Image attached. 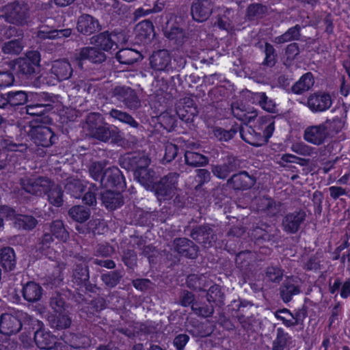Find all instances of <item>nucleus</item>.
<instances>
[{"mask_svg":"<svg viewBox=\"0 0 350 350\" xmlns=\"http://www.w3.org/2000/svg\"><path fill=\"white\" fill-rule=\"evenodd\" d=\"M118 61L124 64H132L142 58L141 54L131 49L120 50L116 54Z\"/></svg>","mask_w":350,"mask_h":350,"instance_id":"obj_34","label":"nucleus"},{"mask_svg":"<svg viewBox=\"0 0 350 350\" xmlns=\"http://www.w3.org/2000/svg\"><path fill=\"white\" fill-rule=\"evenodd\" d=\"M237 16L234 17V12L230 9H226L222 16L217 20V25L220 29L227 31H233L240 29V25L237 22Z\"/></svg>","mask_w":350,"mask_h":350,"instance_id":"obj_23","label":"nucleus"},{"mask_svg":"<svg viewBox=\"0 0 350 350\" xmlns=\"http://www.w3.org/2000/svg\"><path fill=\"white\" fill-rule=\"evenodd\" d=\"M124 159L129 161L133 172H135V170L147 168L150 163L149 159L143 153L129 154L125 157Z\"/></svg>","mask_w":350,"mask_h":350,"instance_id":"obj_33","label":"nucleus"},{"mask_svg":"<svg viewBox=\"0 0 350 350\" xmlns=\"http://www.w3.org/2000/svg\"><path fill=\"white\" fill-rule=\"evenodd\" d=\"M102 120L100 114L93 113L88 116L86 123L94 137L100 141L106 142L111 137V131L107 126L100 124Z\"/></svg>","mask_w":350,"mask_h":350,"instance_id":"obj_10","label":"nucleus"},{"mask_svg":"<svg viewBox=\"0 0 350 350\" xmlns=\"http://www.w3.org/2000/svg\"><path fill=\"white\" fill-rule=\"evenodd\" d=\"M39 96L36 94L30 93L27 94L23 91L11 92L8 94L9 102L12 105H23L27 101L38 100Z\"/></svg>","mask_w":350,"mask_h":350,"instance_id":"obj_29","label":"nucleus"},{"mask_svg":"<svg viewBox=\"0 0 350 350\" xmlns=\"http://www.w3.org/2000/svg\"><path fill=\"white\" fill-rule=\"evenodd\" d=\"M230 170L228 165H217L213 169V174L219 178H225L227 177Z\"/></svg>","mask_w":350,"mask_h":350,"instance_id":"obj_60","label":"nucleus"},{"mask_svg":"<svg viewBox=\"0 0 350 350\" xmlns=\"http://www.w3.org/2000/svg\"><path fill=\"white\" fill-rule=\"evenodd\" d=\"M44 230V234L41 242L40 243V246L39 249L41 250L42 253L52 259L55 258V256H53V250L50 249L51 245L53 243V238L51 232L55 237V238L62 241H66L67 240L68 233L64 228L62 221L59 220L55 221L50 226H45Z\"/></svg>","mask_w":350,"mask_h":350,"instance_id":"obj_3","label":"nucleus"},{"mask_svg":"<svg viewBox=\"0 0 350 350\" xmlns=\"http://www.w3.org/2000/svg\"><path fill=\"white\" fill-rule=\"evenodd\" d=\"M274 315L276 319L282 321L286 327L293 326L297 323V319L287 309L278 310L275 312Z\"/></svg>","mask_w":350,"mask_h":350,"instance_id":"obj_44","label":"nucleus"},{"mask_svg":"<svg viewBox=\"0 0 350 350\" xmlns=\"http://www.w3.org/2000/svg\"><path fill=\"white\" fill-rule=\"evenodd\" d=\"M240 135L245 142L254 146H260L265 144V139L262 137V135L247 124L241 127Z\"/></svg>","mask_w":350,"mask_h":350,"instance_id":"obj_24","label":"nucleus"},{"mask_svg":"<svg viewBox=\"0 0 350 350\" xmlns=\"http://www.w3.org/2000/svg\"><path fill=\"white\" fill-rule=\"evenodd\" d=\"M291 150L301 155H309L311 152V148L304 143L293 144L291 146Z\"/></svg>","mask_w":350,"mask_h":350,"instance_id":"obj_57","label":"nucleus"},{"mask_svg":"<svg viewBox=\"0 0 350 350\" xmlns=\"http://www.w3.org/2000/svg\"><path fill=\"white\" fill-rule=\"evenodd\" d=\"M102 200L106 208L110 210L120 207L123 203L121 193L109 190L102 193Z\"/></svg>","mask_w":350,"mask_h":350,"instance_id":"obj_31","label":"nucleus"},{"mask_svg":"<svg viewBox=\"0 0 350 350\" xmlns=\"http://www.w3.org/2000/svg\"><path fill=\"white\" fill-rule=\"evenodd\" d=\"M40 62V55L38 51H29L25 56L17 59L13 64V70L16 72L29 75L36 72Z\"/></svg>","mask_w":350,"mask_h":350,"instance_id":"obj_7","label":"nucleus"},{"mask_svg":"<svg viewBox=\"0 0 350 350\" xmlns=\"http://www.w3.org/2000/svg\"><path fill=\"white\" fill-rule=\"evenodd\" d=\"M332 105V98L329 94L317 92L311 94L308 98V107L314 112L325 111Z\"/></svg>","mask_w":350,"mask_h":350,"instance_id":"obj_12","label":"nucleus"},{"mask_svg":"<svg viewBox=\"0 0 350 350\" xmlns=\"http://www.w3.org/2000/svg\"><path fill=\"white\" fill-rule=\"evenodd\" d=\"M51 306L54 313L49 317L51 326L56 329L68 327L71 323V319L69 317L68 311L65 308L63 298L59 295L53 297Z\"/></svg>","mask_w":350,"mask_h":350,"instance_id":"obj_4","label":"nucleus"},{"mask_svg":"<svg viewBox=\"0 0 350 350\" xmlns=\"http://www.w3.org/2000/svg\"><path fill=\"white\" fill-rule=\"evenodd\" d=\"M23 297L28 301L34 302L40 300L42 295L41 286L33 282H27L23 289Z\"/></svg>","mask_w":350,"mask_h":350,"instance_id":"obj_28","label":"nucleus"},{"mask_svg":"<svg viewBox=\"0 0 350 350\" xmlns=\"http://www.w3.org/2000/svg\"><path fill=\"white\" fill-rule=\"evenodd\" d=\"M185 157L186 163L193 166L204 165L208 163V159L205 156L193 151H187Z\"/></svg>","mask_w":350,"mask_h":350,"instance_id":"obj_42","label":"nucleus"},{"mask_svg":"<svg viewBox=\"0 0 350 350\" xmlns=\"http://www.w3.org/2000/svg\"><path fill=\"white\" fill-rule=\"evenodd\" d=\"M92 177L102 185L112 186L116 184L120 178V172L115 167L107 169L103 172V167L100 163H94L90 170Z\"/></svg>","mask_w":350,"mask_h":350,"instance_id":"obj_8","label":"nucleus"},{"mask_svg":"<svg viewBox=\"0 0 350 350\" xmlns=\"http://www.w3.org/2000/svg\"><path fill=\"white\" fill-rule=\"evenodd\" d=\"M0 265L6 270L10 271L15 266V255L10 247H5L0 251Z\"/></svg>","mask_w":350,"mask_h":350,"instance_id":"obj_36","label":"nucleus"},{"mask_svg":"<svg viewBox=\"0 0 350 350\" xmlns=\"http://www.w3.org/2000/svg\"><path fill=\"white\" fill-rule=\"evenodd\" d=\"M288 338V334L284 333L282 329H278L277 336L273 342V350H283Z\"/></svg>","mask_w":350,"mask_h":350,"instance_id":"obj_49","label":"nucleus"},{"mask_svg":"<svg viewBox=\"0 0 350 350\" xmlns=\"http://www.w3.org/2000/svg\"><path fill=\"white\" fill-rule=\"evenodd\" d=\"M236 133L237 131L234 129L226 131L221 128H215L213 130L214 136L219 141L225 142L232 139Z\"/></svg>","mask_w":350,"mask_h":350,"instance_id":"obj_51","label":"nucleus"},{"mask_svg":"<svg viewBox=\"0 0 350 350\" xmlns=\"http://www.w3.org/2000/svg\"><path fill=\"white\" fill-rule=\"evenodd\" d=\"M69 214L75 221L83 222L90 217V212L88 208L84 206H76L70 210Z\"/></svg>","mask_w":350,"mask_h":350,"instance_id":"obj_43","label":"nucleus"},{"mask_svg":"<svg viewBox=\"0 0 350 350\" xmlns=\"http://www.w3.org/2000/svg\"><path fill=\"white\" fill-rule=\"evenodd\" d=\"M304 212L299 211L287 215L282 221L284 229L289 232H296L304 219Z\"/></svg>","mask_w":350,"mask_h":350,"instance_id":"obj_27","label":"nucleus"},{"mask_svg":"<svg viewBox=\"0 0 350 350\" xmlns=\"http://www.w3.org/2000/svg\"><path fill=\"white\" fill-rule=\"evenodd\" d=\"M46 109L44 104L31 103L27 105V113L31 116H42Z\"/></svg>","mask_w":350,"mask_h":350,"instance_id":"obj_52","label":"nucleus"},{"mask_svg":"<svg viewBox=\"0 0 350 350\" xmlns=\"http://www.w3.org/2000/svg\"><path fill=\"white\" fill-rule=\"evenodd\" d=\"M282 273L280 269L277 267H269L266 273V278L271 282H279L282 278Z\"/></svg>","mask_w":350,"mask_h":350,"instance_id":"obj_55","label":"nucleus"},{"mask_svg":"<svg viewBox=\"0 0 350 350\" xmlns=\"http://www.w3.org/2000/svg\"><path fill=\"white\" fill-rule=\"evenodd\" d=\"M77 30L83 34L90 35L100 29V25L97 19L90 15L81 16L77 22Z\"/></svg>","mask_w":350,"mask_h":350,"instance_id":"obj_21","label":"nucleus"},{"mask_svg":"<svg viewBox=\"0 0 350 350\" xmlns=\"http://www.w3.org/2000/svg\"><path fill=\"white\" fill-rule=\"evenodd\" d=\"M314 84V79L311 73L304 75L292 87V91L295 94H301L308 91Z\"/></svg>","mask_w":350,"mask_h":350,"instance_id":"obj_35","label":"nucleus"},{"mask_svg":"<svg viewBox=\"0 0 350 350\" xmlns=\"http://www.w3.org/2000/svg\"><path fill=\"white\" fill-rule=\"evenodd\" d=\"M23 189L28 193L40 196L48 193L50 203L56 206L62 203V191L58 186L51 185V181L45 178H25L21 181Z\"/></svg>","mask_w":350,"mask_h":350,"instance_id":"obj_2","label":"nucleus"},{"mask_svg":"<svg viewBox=\"0 0 350 350\" xmlns=\"http://www.w3.org/2000/svg\"><path fill=\"white\" fill-rule=\"evenodd\" d=\"M287 58L293 59L298 53L299 49L296 44L293 43L288 45L286 51Z\"/></svg>","mask_w":350,"mask_h":350,"instance_id":"obj_63","label":"nucleus"},{"mask_svg":"<svg viewBox=\"0 0 350 350\" xmlns=\"http://www.w3.org/2000/svg\"><path fill=\"white\" fill-rule=\"evenodd\" d=\"M50 70L53 79L57 81L69 79L72 72L70 63L65 59H58L53 62Z\"/></svg>","mask_w":350,"mask_h":350,"instance_id":"obj_17","label":"nucleus"},{"mask_svg":"<svg viewBox=\"0 0 350 350\" xmlns=\"http://www.w3.org/2000/svg\"><path fill=\"white\" fill-rule=\"evenodd\" d=\"M299 35V27L297 25H296L292 28H290L283 35L276 37L275 38V42L278 44L284 43V42L297 39L298 38Z\"/></svg>","mask_w":350,"mask_h":350,"instance_id":"obj_47","label":"nucleus"},{"mask_svg":"<svg viewBox=\"0 0 350 350\" xmlns=\"http://www.w3.org/2000/svg\"><path fill=\"white\" fill-rule=\"evenodd\" d=\"M211 1H197L193 2L191 7V14L193 18L198 22L206 21L211 12Z\"/></svg>","mask_w":350,"mask_h":350,"instance_id":"obj_22","label":"nucleus"},{"mask_svg":"<svg viewBox=\"0 0 350 350\" xmlns=\"http://www.w3.org/2000/svg\"><path fill=\"white\" fill-rule=\"evenodd\" d=\"M72 33L70 29H56L48 26L42 25L36 33L38 40H58L68 38Z\"/></svg>","mask_w":350,"mask_h":350,"instance_id":"obj_16","label":"nucleus"},{"mask_svg":"<svg viewBox=\"0 0 350 350\" xmlns=\"http://www.w3.org/2000/svg\"><path fill=\"white\" fill-rule=\"evenodd\" d=\"M159 120L166 127H173L175 123L174 118L169 116L167 112L163 113L159 116Z\"/></svg>","mask_w":350,"mask_h":350,"instance_id":"obj_61","label":"nucleus"},{"mask_svg":"<svg viewBox=\"0 0 350 350\" xmlns=\"http://www.w3.org/2000/svg\"><path fill=\"white\" fill-rule=\"evenodd\" d=\"M135 178L147 189L153 190L159 200H165L172 197L178 176L176 174H170L161 180L159 183L154 182V172L149 169L135 170Z\"/></svg>","mask_w":350,"mask_h":350,"instance_id":"obj_1","label":"nucleus"},{"mask_svg":"<svg viewBox=\"0 0 350 350\" xmlns=\"http://www.w3.org/2000/svg\"><path fill=\"white\" fill-rule=\"evenodd\" d=\"M245 98H248L252 103H258L264 110L269 112H274L275 109V104L269 99L264 92H252L245 91L243 93Z\"/></svg>","mask_w":350,"mask_h":350,"instance_id":"obj_20","label":"nucleus"},{"mask_svg":"<svg viewBox=\"0 0 350 350\" xmlns=\"http://www.w3.org/2000/svg\"><path fill=\"white\" fill-rule=\"evenodd\" d=\"M299 280L297 278H289L285 281L281 288V296L285 302L291 300V297L299 293Z\"/></svg>","mask_w":350,"mask_h":350,"instance_id":"obj_26","label":"nucleus"},{"mask_svg":"<svg viewBox=\"0 0 350 350\" xmlns=\"http://www.w3.org/2000/svg\"><path fill=\"white\" fill-rule=\"evenodd\" d=\"M177 154V147L172 144H167L165 145V154L163 160L170 162L173 160Z\"/></svg>","mask_w":350,"mask_h":350,"instance_id":"obj_56","label":"nucleus"},{"mask_svg":"<svg viewBox=\"0 0 350 350\" xmlns=\"http://www.w3.org/2000/svg\"><path fill=\"white\" fill-rule=\"evenodd\" d=\"M260 129L262 131L263 135L262 138L265 139V143L272 136L275 129L274 122L271 118H266L262 120L260 124Z\"/></svg>","mask_w":350,"mask_h":350,"instance_id":"obj_46","label":"nucleus"},{"mask_svg":"<svg viewBox=\"0 0 350 350\" xmlns=\"http://www.w3.org/2000/svg\"><path fill=\"white\" fill-rule=\"evenodd\" d=\"M165 35L170 40L175 42L181 40L184 36L183 30L177 26H171L170 22L167 25Z\"/></svg>","mask_w":350,"mask_h":350,"instance_id":"obj_48","label":"nucleus"},{"mask_svg":"<svg viewBox=\"0 0 350 350\" xmlns=\"http://www.w3.org/2000/svg\"><path fill=\"white\" fill-rule=\"evenodd\" d=\"M232 111L234 116L242 121H251L257 116V112L253 107L246 108L245 106H239L238 104H233Z\"/></svg>","mask_w":350,"mask_h":350,"instance_id":"obj_32","label":"nucleus"},{"mask_svg":"<svg viewBox=\"0 0 350 350\" xmlns=\"http://www.w3.org/2000/svg\"><path fill=\"white\" fill-rule=\"evenodd\" d=\"M14 83L13 75L8 72H0V88H6Z\"/></svg>","mask_w":350,"mask_h":350,"instance_id":"obj_58","label":"nucleus"},{"mask_svg":"<svg viewBox=\"0 0 350 350\" xmlns=\"http://www.w3.org/2000/svg\"><path fill=\"white\" fill-rule=\"evenodd\" d=\"M62 340L73 348L85 347L90 345V338L85 336L70 335Z\"/></svg>","mask_w":350,"mask_h":350,"instance_id":"obj_40","label":"nucleus"},{"mask_svg":"<svg viewBox=\"0 0 350 350\" xmlns=\"http://www.w3.org/2000/svg\"><path fill=\"white\" fill-rule=\"evenodd\" d=\"M196 113V108L192 105L191 102H189L185 106L182 105L181 103L177 106L176 114L185 122L191 121Z\"/></svg>","mask_w":350,"mask_h":350,"instance_id":"obj_39","label":"nucleus"},{"mask_svg":"<svg viewBox=\"0 0 350 350\" xmlns=\"http://www.w3.org/2000/svg\"><path fill=\"white\" fill-rule=\"evenodd\" d=\"M23 45L21 42L18 40H14L5 43L2 50L4 53L8 54H18L23 49Z\"/></svg>","mask_w":350,"mask_h":350,"instance_id":"obj_50","label":"nucleus"},{"mask_svg":"<svg viewBox=\"0 0 350 350\" xmlns=\"http://www.w3.org/2000/svg\"><path fill=\"white\" fill-rule=\"evenodd\" d=\"M29 16L28 5L24 3H11L0 8V18L10 23L23 25Z\"/></svg>","mask_w":350,"mask_h":350,"instance_id":"obj_5","label":"nucleus"},{"mask_svg":"<svg viewBox=\"0 0 350 350\" xmlns=\"http://www.w3.org/2000/svg\"><path fill=\"white\" fill-rule=\"evenodd\" d=\"M231 181L236 189H243L250 187L254 183V179L245 172L234 175Z\"/></svg>","mask_w":350,"mask_h":350,"instance_id":"obj_38","label":"nucleus"},{"mask_svg":"<svg viewBox=\"0 0 350 350\" xmlns=\"http://www.w3.org/2000/svg\"><path fill=\"white\" fill-rule=\"evenodd\" d=\"M172 57L167 50L154 52L150 58L152 68L157 71H168L171 68Z\"/></svg>","mask_w":350,"mask_h":350,"instance_id":"obj_15","label":"nucleus"},{"mask_svg":"<svg viewBox=\"0 0 350 350\" xmlns=\"http://www.w3.org/2000/svg\"><path fill=\"white\" fill-rule=\"evenodd\" d=\"M116 35L109 34L107 32L102 33L96 37L92 38V43H94L97 47L100 48L102 50L108 51L113 49L115 46V37Z\"/></svg>","mask_w":350,"mask_h":350,"instance_id":"obj_30","label":"nucleus"},{"mask_svg":"<svg viewBox=\"0 0 350 350\" xmlns=\"http://www.w3.org/2000/svg\"><path fill=\"white\" fill-rule=\"evenodd\" d=\"M330 196L332 198L336 199L340 196L346 194V191L341 187L332 186L329 188Z\"/></svg>","mask_w":350,"mask_h":350,"instance_id":"obj_62","label":"nucleus"},{"mask_svg":"<svg viewBox=\"0 0 350 350\" xmlns=\"http://www.w3.org/2000/svg\"><path fill=\"white\" fill-rule=\"evenodd\" d=\"M340 295L342 298H347L350 296V280H346L341 285Z\"/></svg>","mask_w":350,"mask_h":350,"instance_id":"obj_64","label":"nucleus"},{"mask_svg":"<svg viewBox=\"0 0 350 350\" xmlns=\"http://www.w3.org/2000/svg\"><path fill=\"white\" fill-rule=\"evenodd\" d=\"M0 215L14 221V226L18 228L30 230L33 228L37 224L36 220L33 217L17 215L14 210L6 206L0 208Z\"/></svg>","mask_w":350,"mask_h":350,"instance_id":"obj_9","label":"nucleus"},{"mask_svg":"<svg viewBox=\"0 0 350 350\" xmlns=\"http://www.w3.org/2000/svg\"><path fill=\"white\" fill-rule=\"evenodd\" d=\"M190 241L185 239L181 238L174 241L175 248L179 254L184 256H188L189 258H194L196 255L195 247H190Z\"/></svg>","mask_w":350,"mask_h":350,"instance_id":"obj_37","label":"nucleus"},{"mask_svg":"<svg viewBox=\"0 0 350 350\" xmlns=\"http://www.w3.org/2000/svg\"><path fill=\"white\" fill-rule=\"evenodd\" d=\"M286 163H295L300 165H305L307 164V161L291 154H285L282 156L280 163L284 165Z\"/></svg>","mask_w":350,"mask_h":350,"instance_id":"obj_53","label":"nucleus"},{"mask_svg":"<svg viewBox=\"0 0 350 350\" xmlns=\"http://www.w3.org/2000/svg\"><path fill=\"white\" fill-rule=\"evenodd\" d=\"M65 187L73 197L79 198L84 190L85 185L83 181L71 178L68 181Z\"/></svg>","mask_w":350,"mask_h":350,"instance_id":"obj_41","label":"nucleus"},{"mask_svg":"<svg viewBox=\"0 0 350 350\" xmlns=\"http://www.w3.org/2000/svg\"><path fill=\"white\" fill-rule=\"evenodd\" d=\"M265 8L259 4H253L247 8V16L250 19L259 17L265 11Z\"/></svg>","mask_w":350,"mask_h":350,"instance_id":"obj_54","label":"nucleus"},{"mask_svg":"<svg viewBox=\"0 0 350 350\" xmlns=\"http://www.w3.org/2000/svg\"><path fill=\"white\" fill-rule=\"evenodd\" d=\"M135 34L137 42H148L154 37V30L152 23L148 20H144L136 25Z\"/></svg>","mask_w":350,"mask_h":350,"instance_id":"obj_19","label":"nucleus"},{"mask_svg":"<svg viewBox=\"0 0 350 350\" xmlns=\"http://www.w3.org/2000/svg\"><path fill=\"white\" fill-rule=\"evenodd\" d=\"M18 313L14 315L10 313L1 314L0 319V332L5 335L18 332L21 328V323L18 319Z\"/></svg>","mask_w":350,"mask_h":350,"instance_id":"obj_14","label":"nucleus"},{"mask_svg":"<svg viewBox=\"0 0 350 350\" xmlns=\"http://www.w3.org/2000/svg\"><path fill=\"white\" fill-rule=\"evenodd\" d=\"M40 327L34 334V340L36 345L42 349L51 350H68V345H63L62 342H56L54 336L50 332L42 327V323L38 321Z\"/></svg>","mask_w":350,"mask_h":350,"instance_id":"obj_6","label":"nucleus"},{"mask_svg":"<svg viewBox=\"0 0 350 350\" xmlns=\"http://www.w3.org/2000/svg\"><path fill=\"white\" fill-rule=\"evenodd\" d=\"M189 337L188 335L181 334L175 337L174 340V345L177 350H182L188 342Z\"/></svg>","mask_w":350,"mask_h":350,"instance_id":"obj_59","label":"nucleus"},{"mask_svg":"<svg viewBox=\"0 0 350 350\" xmlns=\"http://www.w3.org/2000/svg\"><path fill=\"white\" fill-rule=\"evenodd\" d=\"M31 135L38 146L48 147L54 143V135L50 128L38 126L31 131Z\"/></svg>","mask_w":350,"mask_h":350,"instance_id":"obj_18","label":"nucleus"},{"mask_svg":"<svg viewBox=\"0 0 350 350\" xmlns=\"http://www.w3.org/2000/svg\"><path fill=\"white\" fill-rule=\"evenodd\" d=\"M110 116L132 127H137L138 125L137 122L130 115L118 109H112L110 111Z\"/></svg>","mask_w":350,"mask_h":350,"instance_id":"obj_45","label":"nucleus"},{"mask_svg":"<svg viewBox=\"0 0 350 350\" xmlns=\"http://www.w3.org/2000/svg\"><path fill=\"white\" fill-rule=\"evenodd\" d=\"M327 135V126L321 124L307 127L304 131V138L308 143L319 146L324 143Z\"/></svg>","mask_w":350,"mask_h":350,"instance_id":"obj_13","label":"nucleus"},{"mask_svg":"<svg viewBox=\"0 0 350 350\" xmlns=\"http://www.w3.org/2000/svg\"><path fill=\"white\" fill-rule=\"evenodd\" d=\"M79 61L88 59L93 63H100L105 61L106 57L104 53L98 51L96 47L82 48L77 55Z\"/></svg>","mask_w":350,"mask_h":350,"instance_id":"obj_25","label":"nucleus"},{"mask_svg":"<svg viewBox=\"0 0 350 350\" xmlns=\"http://www.w3.org/2000/svg\"><path fill=\"white\" fill-rule=\"evenodd\" d=\"M116 100L123 102L129 109H137L140 105V100L136 92L128 87H116L113 90Z\"/></svg>","mask_w":350,"mask_h":350,"instance_id":"obj_11","label":"nucleus"}]
</instances>
